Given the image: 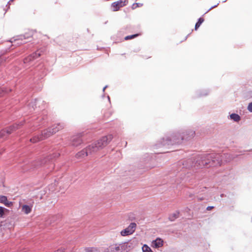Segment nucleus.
I'll return each instance as SVG.
<instances>
[{
  "mask_svg": "<svg viewBox=\"0 0 252 252\" xmlns=\"http://www.w3.org/2000/svg\"><path fill=\"white\" fill-rule=\"evenodd\" d=\"M112 138L111 135L103 136L82 150L80 152V157H85L97 153L107 145Z\"/></svg>",
  "mask_w": 252,
  "mask_h": 252,
  "instance_id": "nucleus-1",
  "label": "nucleus"
},
{
  "mask_svg": "<svg viewBox=\"0 0 252 252\" xmlns=\"http://www.w3.org/2000/svg\"><path fill=\"white\" fill-rule=\"evenodd\" d=\"M207 159L209 160L210 159H212V162H207L205 159L202 160V163L200 164L199 163L200 167H203L205 166H207L209 164H211V166H220L222 161L220 158V156L219 155H209L207 156Z\"/></svg>",
  "mask_w": 252,
  "mask_h": 252,
  "instance_id": "nucleus-2",
  "label": "nucleus"
},
{
  "mask_svg": "<svg viewBox=\"0 0 252 252\" xmlns=\"http://www.w3.org/2000/svg\"><path fill=\"white\" fill-rule=\"evenodd\" d=\"M54 134V133L52 130L51 128L49 127L48 128L44 130L40 135L35 136L32 138H31L30 141L32 143H36L46 139Z\"/></svg>",
  "mask_w": 252,
  "mask_h": 252,
  "instance_id": "nucleus-3",
  "label": "nucleus"
},
{
  "mask_svg": "<svg viewBox=\"0 0 252 252\" xmlns=\"http://www.w3.org/2000/svg\"><path fill=\"white\" fill-rule=\"evenodd\" d=\"M136 224L134 222H131L125 229L122 230L120 232L122 236H126L132 234L136 229Z\"/></svg>",
  "mask_w": 252,
  "mask_h": 252,
  "instance_id": "nucleus-4",
  "label": "nucleus"
},
{
  "mask_svg": "<svg viewBox=\"0 0 252 252\" xmlns=\"http://www.w3.org/2000/svg\"><path fill=\"white\" fill-rule=\"evenodd\" d=\"M117 252H127L130 249V246L127 243H124L120 244H115Z\"/></svg>",
  "mask_w": 252,
  "mask_h": 252,
  "instance_id": "nucleus-5",
  "label": "nucleus"
},
{
  "mask_svg": "<svg viewBox=\"0 0 252 252\" xmlns=\"http://www.w3.org/2000/svg\"><path fill=\"white\" fill-rule=\"evenodd\" d=\"M126 4V0H119L112 3L111 7L114 11H118L121 7Z\"/></svg>",
  "mask_w": 252,
  "mask_h": 252,
  "instance_id": "nucleus-6",
  "label": "nucleus"
},
{
  "mask_svg": "<svg viewBox=\"0 0 252 252\" xmlns=\"http://www.w3.org/2000/svg\"><path fill=\"white\" fill-rule=\"evenodd\" d=\"M41 56V53L39 51H37L36 52L32 54L29 56L28 57L25 59L24 63H28L32 61L39 57Z\"/></svg>",
  "mask_w": 252,
  "mask_h": 252,
  "instance_id": "nucleus-7",
  "label": "nucleus"
},
{
  "mask_svg": "<svg viewBox=\"0 0 252 252\" xmlns=\"http://www.w3.org/2000/svg\"><path fill=\"white\" fill-rule=\"evenodd\" d=\"M51 128L52 130L54 133L58 132L59 131L63 129L64 128V125L63 124H57L53 125Z\"/></svg>",
  "mask_w": 252,
  "mask_h": 252,
  "instance_id": "nucleus-8",
  "label": "nucleus"
},
{
  "mask_svg": "<svg viewBox=\"0 0 252 252\" xmlns=\"http://www.w3.org/2000/svg\"><path fill=\"white\" fill-rule=\"evenodd\" d=\"M20 125L18 124H14L13 126H9V127L4 129L6 130L7 135L11 134L13 131L18 129L20 127Z\"/></svg>",
  "mask_w": 252,
  "mask_h": 252,
  "instance_id": "nucleus-9",
  "label": "nucleus"
},
{
  "mask_svg": "<svg viewBox=\"0 0 252 252\" xmlns=\"http://www.w3.org/2000/svg\"><path fill=\"white\" fill-rule=\"evenodd\" d=\"M32 205H23L21 207V210L23 212H24L25 214L27 215L30 214L32 212Z\"/></svg>",
  "mask_w": 252,
  "mask_h": 252,
  "instance_id": "nucleus-10",
  "label": "nucleus"
},
{
  "mask_svg": "<svg viewBox=\"0 0 252 252\" xmlns=\"http://www.w3.org/2000/svg\"><path fill=\"white\" fill-rule=\"evenodd\" d=\"M153 247L156 248L161 247L163 245V241L160 238H157L152 242Z\"/></svg>",
  "mask_w": 252,
  "mask_h": 252,
  "instance_id": "nucleus-11",
  "label": "nucleus"
},
{
  "mask_svg": "<svg viewBox=\"0 0 252 252\" xmlns=\"http://www.w3.org/2000/svg\"><path fill=\"white\" fill-rule=\"evenodd\" d=\"M103 252H117V251L116 249L115 244H113L106 249Z\"/></svg>",
  "mask_w": 252,
  "mask_h": 252,
  "instance_id": "nucleus-12",
  "label": "nucleus"
},
{
  "mask_svg": "<svg viewBox=\"0 0 252 252\" xmlns=\"http://www.w3.org/2000/svg\"><path fill=\"white\" fill-rule=\"evenodd\" d=\"M204 21V20L203 18H200L198 19V22L196 23L195 26V30H197L198 29Z\"/></svg>",
  "mask_w": 252,
  "mask_h": 252,
  "instance_id": "nucleus-13",
  "label": "nucleus"
},
{
  "mask_svg": "<svg viewBox=\"0 0 252 252\" xmlns=\"http://www.w3.org/2000/svg\"><path fill=\"white\" fill-rule=\"evenodd\" d=\"M230 118L231 119L234 120L236 122H238L240 120V116L236 114H232L230 115Z\"/></svg>",
  "mask_w": 252,
  "mask_h": 252,
  "instance_id": "nucleus-14",
  "label": "nucleus"
},
{
  "mask_svg": "<svg viewBox=\"0 0 252 252\" xmlns=\"http://www.w3.org/2000/svg\"><path fill=\"white\" fill-rule=\"evenodd\" d=\"M177 136H173L172 137V140H173V143L172 144H178L180 143L181 141L183 140V138H182L181 139H179L178 138H176Z\"/></svg>",
  "mask_w": 252,
  "mask_h": 252,
  "instance_id": "nucleus-15",
  "label": "nucleus"
},
{
  "mask_svg": "<svg viewBox=\"0 0 252 252\" xmlns=\"http://www.w3.org/2000/svg\"><path fill=\"white\" fill-rule=\"evenodd\" d=\"M142 251L143 252H153L151 248L149 247L147 245H144L142 247Z\"/></svg>",
  "mask_w": 252,
  "mask_h": 252,
  "instance_id": "nucleus-16",
  "label": "nucleus"
},
{
  "mask_svg": "<svg viewBox=\"0 0 252 252\" xmlns=\"http://www.w3.org/2000/svg\"><path fill=\"white\" fill-rule=\"evenodd\" d=\"M138 35H139L138 34H133L131 35H128L125 37V39L126 40L131 39H133V38L138 36Z\"/></svg>",
  "mask_w": 252,
  "mask_h": 252,
  "instance_id": "nucleus-17",
  "label": "nucleus"
},
{
  "mask_svg": "<svg viewBox=\"0 0 252 252\" xmlns=\"http://www.w3.org/2000/svg\"><path fill=\"white\" fill-rule=\"evenodd\" d=\"M179 213H174L169 216V219L171 220H173L175 219L178 217Z\"/></svg>",
  "mask_w": 252,
  "mask_h": 252,
  "instance_id": "nucleus-18",
  "label": "nucleus"
},
{
  "mask_svg": "<svg viewBox=\"0 0 252 252\" xmlns=\"http://www.w3.org/2000/svg\"><path fill=\"white\" fill-rule=\"evenodd\" d=\"M7 134L6 133V130L5 129H3L1 131H0V138H5Z\"/></svg>",
  "mask_w": 252,
  "mask_h": 252,
  "instance_id": "nucleus-19",
  "label": "nucleus"
},
{
  "mask_svg": "<svg viewBox=\"0 0 252 252\" xmlns=\"http://www.w3.org/2000/svg\"><path fill=\"white\" fill-rule=\"evenodd\" d=\"M7 197L5 196L1 195L0 196V202L4 203L6 201Z\"/></svg>",
  "mask_w": 252,
  "mask_h": 252,
  "instance_id": "nucleus-20",
  "label": "nucleus"
},
{
  "mask_svg": "<svg viewBox=\"0 0 252 252\" xmlns=\"http://www.w3.org/2000/svg\"><path fill=\"white\" fill-rule=\"evenodd\" d=\"M4 204L7 207H10L13 205V203L11 201H8L7 199L6 201L4 202Z\"/></svg>",
  "mask_w": 252,
  "mask_h": 252,
  "instance_id": "nucleus-21",
  "label": "nucleus"
},
{
  "mask_svg": "<svg viewBox=\"0 0 252 252\" xmlns=\"http://www.w3.org/2000/svg\"><path fill=\"white\" fill-rule=\"evenodd\" d=\"M90 252H100V251L97 248H90Z\"/></svg>",
  "mask_w": 252,
  "mask_h": 252,
  "instance_id": "nucleus-22",
  "label": "nucleus"
},
{
  "mask_svg": "<svg viewBox=\"0 0 252 252\" xmlns=\"http://www.w3.org/2000/svg\"><path fill=\"white\" fill-rule=\"evenodd\" d=\"M4 215V209L2 207H0V217H2Z\"/></svg>",
  "mask_w": 252,
  "mask_h": 252,
  "instance_id": "nucleus-23",
  "label": "nucleus"
},
{
  "mask_svg": "<svg viewBox=\"0 0 252 252\" xmlns=\"http://www.w3.org/2000/svg\"><path fill=\"white\" fill-rule=\"evenodd\" d=\"M4 92L7 93L8 91L4 90V88H0V96Z\"/></svg>",
  "mask_w": 252,
  "mask_h": 252,
  "instance_id": "nucleus-24",
  "label": "nucleus"
},
{
  "mask_svg": "<svg viewBox=\"0 0 252 252\" xmlns=\"http://www.w3.org/2000/svg\"><path fill=\"white\" fill-rule=\"evenodd\" d=\"M81 252H90V248H84L82 249Z\"/></svg>",
  "mask_w": 252,
  "mask_h": 252,
  "instance_id": "nucleus-25",
  "label": "nucleus"
},
{
  "mask_svg": "<svg viewBox=\"0 0 252 252\" xmlns=\"http://www.w3.org/2000/svg\"><path fill=\"white\" fill-rule=\"evenodd\" d=\"M248 109L249 110V111L252 112V102L250 103L249 104Z\"/></svg>",
  "mask_w": 252,
  "mask_h": 252,
  "instance_id": "nucleus-26",
  "label": "nucleus"
},
{
  "mask_svg": "<svg viewBox=\"0 0 252 252\" xmlns=\"http://www.w3.org/2000/svg\"><path fill=\"white\" fill-rule=\"evenodd\" d=\"M213 208H214V207H213V206H208V207H207V209H207L208 211H210V210H212V209H213Z\"/></svg>",
  "mask_w": 252,
  "mask_h": 252,
  "instance_id": "nucleus-27",
  "label": "nucleus"
},
{
  "mask_svg": "<svg viewBox=\"0 0 252 252\" xmlns=\"http://www.w3.org/2000/svg\"><path fill=\"white\" fill-rule=\"evenodd\" d=\"M74 140H75V139H73L72 140V141H73V144L74 145H75V146H78V143H77V142H74Z\"/></svg>",
  "mask_w": 252,
  "mask_h": 252,
  "instance_id": "nucleus-28",
  "label": "nucleus"
},
{
  "mask_svg": "<svg viewBox=\"0 0 252 252\" xmlns=\"http://www.w3.org/2000/svg\"><path fill=\"white\" fill-rule=\"evenodd\" d=\"M59 156V154H55L54 158L58 157Z\"/></svg>",
  "mask_w": 252,
  "mask_h": 252,
  "instance_id": "nucleus-29",
  "label": "nucleus"
},
{
  "mask_svg": "<svg viewBox=\"0 0 252 252\" xmlns=\"http://www.w3.org/2000/svg\"><path fill=\"white\" fill-rule=\"evenodd\" d=\"M57 252H63L61 250H58Z\"/></svg>",
  "mask_w": 252,
  "mask_h": 252,
  "instance_id": "nucleus-30",
  "label": "nucleus"
},
{
  "mask_svg": "<svg viewBox=\"0 0 252 252\" xmlns=\"http://www.w3.org/2000/svg\"><path fill=\"white\" fill-rule=\"evenodd\" d=\"M194 134V132H192V135L193 136Z\"/></svg>",
  "mask_w": 252,
  "mask_h": 252,
  "instance_id": "nucleus-31",
  "label": "nucleus"
},
{
  "mask_svg": "<svg viewBox=\"0 0 252 252\" xmlns=\"http://www.w3.org/2000/svg\"><path fill=\"white\" fill-rule=\"evenodd\" d=\"M13 1V0H10V1Z\"/></svg>",
  "mask_w": 252,
  "mask_h": 252,
  "instance_id": "nucleus-32",
  "label": "nucleus"
}]
</instances>
